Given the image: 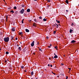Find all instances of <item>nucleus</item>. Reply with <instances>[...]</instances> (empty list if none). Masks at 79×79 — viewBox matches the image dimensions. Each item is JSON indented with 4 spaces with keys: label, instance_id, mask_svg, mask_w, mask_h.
I'll list each match as a JSON object with an SVG mask.
<instances>
[{
    "label": "nucleus",
    "instance_id": "f257e3e1",
    "mask_svg": "<svg viewBox=\"0 0 79 79\" xmlns=\"http://www.w3.org/2000/svg\"><path fill=\"white\" fill-rule=\"evenodd\" d=\"M4 40L6 42H8L9 41V37H7L6 38H4Z\"/></svg>",
    "mask_w": 79,
    "mask_h": 79
},
{
    "label": "nucleus",
    "instance_id": "f03ea898",
    "mask_svg": "<svg viewBox=\"0 0 79 79\" xmlns=\"http://www.w3.org/2000/svg\"><path fill=\"white\" fill-rule=\"evenodd\" d=\"M24 9H23L21 11L20 13L21 14H23L24 13Z\"/></svg>",
    "mask_w": 79,
    "mask_h": 79
},
{
    "label": "nucleus",
    "instance_id": "7ed1b4c3",
    "mask_svg": "<svg viewBox=\"0 0 79 79\" xmlns=\"http://www.w3.org/2000/svg\"><path fill=\"white\" fill-rule=\"evenodd\" d=\"M34 42H35V41H33V42L31 43V47H33L34 45Z\"/></svg>",
    "mask_w": 79,
    "mask_h": 79
},
{
    "label": "nucleus",
    "instance_id": "20e7f679",
    "mask_svg": "<svg viewBox=\"0 0 79 79\" xmlns=\"http://www.w3.org/2000/svg\"><path fill=\"white\" fill-rule=\"evenodd\" d=\"M76 42L75 41H74V40H73L71 41V43L72 44H73V43H75Z\"/></svg>",
    "mask_w": 79,
    "mask_h": 79
},
{
    "label": "nucleus",
    "instance_id": "39448f33",
    "mask_svg": "<svg viewBox=\"0 0 79 79\" xmlns=\"http://www.w3.org/2000/svg\"><path fill=\"white\" fill-rule=\"evenodd\" d=\"M25 31L27 32H29V30L27 29H26Z\"/></svg>",
    "mask_w": 79,
    "mask_h": 79
},
{
    "label": "nucleus",
    "instance_id": "423d86ee",
    "mask_svg": "<svg viewBox=\"0 0 79 79\" xmlns=\"http://www.w3.org/2000/svg\"><path fill=\"white\" fill-rule=\"evenodd\" d=\"M12 31H15V28H12Z\"/></svg>",
    "mask_w": 79,
    "mask_h": 79
},
{
    "label": "nucleus",
    "instance_id": "0eeeda50",
    "mask_svg": "<svg viewBox=\"0 0 79 79\" xmlns=\"http://www.w3.org/2000/svg\"><path fill=\"white\" fill-rule=\"evenodd\" d=\"M27 12H30V9H28L27 10Z\"/></svg>",
    "mask_w": 79,
    "mask_h": 79
},
{
    "label": "nucleus",
    "instance_id": "6e6552de",
    "mask_svg": "<svg viewBox=\"0 0 79 79\" xmlns=\"http://www.w3.org/2000/svg\"><path fill=\"white\" fill-rule=\"evenodd\" d=\"M33 26H35H35H36V23H34L33 24Z\"/></svg>",
    "mask_w": 79,
    "mask_h": 79
},
{
    "label": "nucleus",
    "instance_id": "1a4fd4ad",
    "mask_svg": "<svg viewBox=\"0 0 79 79\" xmlns=\"http://www.w3.org/2000/svg\"><path fill=\"white\" fill-rule=\"evenodd\" d=\"M54 58H58V56L57 55H55L54 56Z\"/></svg>",
    "mask_w": 79,
    "mask_h": 79
},
{
    "label": "nucleus",
    "instance_id": "9d476101",
    "mask_svg": "<svg viewBox=\"0 0 79 79\" xmlns=\"http://www.w3.org/2000/svg\"><path fill=\"white\" fill-rule=\"evenodd\" d=\"M66 2L67 4H68V3H69V2H68V0H66Z\"/></svg>",
    "mask_w": 79,
    "mask_h": 79
},
{
    "label": "nucleus",
    "instance_id": "9b49d317",
    "mask_svg": "<svg viewBox=\"0 0 79 79\" xmlns=\"http://www.w3.org/2000/svg\"><path fill=\"white\" fill-rule=\"evenodd\" d=\"M33 74H34V72L32 71L31 72V75H32H32H33Z\"/></svg>",
    "mask_w": 79,
    "mask_h": 79
},
{
    "label": "nucleus",
    "instance_id": "f8f14e48",
    "mask_svg": "<svg viewBox=\"0 0 79 79\" xmlns=\"http://www.w3.org/2000/svg\"><path fill=\"white\" fill-rule=\"evenodd\" d=\"M34 21L36 23H37L38 21L36 20V19H34Z\"/></svg>",
    "mask_w": 79,
    "mask_h": 79
},
{
    "label": "nucleus",
    "instance_id": "ddd939ff",
    "mask_svg": "<svg viewBox=\"0 0 79 79\" xmlns=\"http://www.w3.org/2000/svg\"><path fill=\"white\" fill-rule=\"evenodd\" d=\"M43 21H47V19H43Z\"/></svg>",
    "mask_w": 79,
    "mask_h": 79
},
{
    "label": "nucleus",
    "instance_id": "4468645a",
    "mask_svg": "<svg viewBox=\"0 0 79 79\" xmlns=\"http://www.w3.org/2000/svg\"><path fill=\"white\" fill-rule=\"evenodd\" d=\"M38 48H39L40 51H41V52H42V49H41V48L40 49V48H39V47Z\"/></svg>",
    "mask_w": 79,
    "mask_h": 79
},
{
    "label": "nucleus",
    "instance_id": "2eb2a0df",
    "mask_svg": "<svg viewBox=\"0 0 79 79\" xmlns=\"http://www.w3.org/2000/svg\"><path fill=\"white\" fill-rule=\"evenodd\" d=\"M72 31H73V30L70 29V33H71V32H72Z\"/></svg>",
    "mask_w": 79,
    "mask_h": 79
},
{
    "label": "nucleus",
    "instance_id": "dca6fc26",
    "mask_svg": "<svg viewBox=\"0 0 79 79\" xmlns=\"http://www.w3.org/2000/svg\"><path fill=\"white\" fill-rule=\"evenodd\" d=\"M24 19H23L22 20V24H23V23H24V22H23V21H24Z\"/></svg>",
    "mask_w": 79,
    "mask_h": 79
},
{
    "label": "nucleus",
    "instance_id": "f3484780",
    "mask_svg": "<svg viewBox=\"0 0 79 79\" xmlns=\"http://www.w3.org/2000/svg\"><path fill=\"white\" fill-rule=\"evenodd\" d=\"M23 34V32H20L19 33V35H21V34Z\"/></svg>",
    "mask_w": 79,
    "mask_h": 79
},
{
    "label": "nucleus",
    "instance_id": "a211bd4d",
    "mask_svg": "<svg viewBox=\"0 0 79 79\" xmlns=\"http://www.w3.org/2000/svg\"><path fill=\"white\" fill-rule=\"evenodd\" d=\"M16 8H17L16 6H15V7H14V9L15 10L16 9Z\"/></svg>",
    "mask_w": 79,
    "mask_h": 79
},
{
    "label": "nucleus",
    "instance_id": "6ab92c4d",
    "mask_svg": "<svg viewBox=\"0 0 79 79\" xmlns=\"http://www.w3.org/2000/svg\"><path fill=\"white\" fill-rule=\"evenodd\" d=\"M13 38H14L13 37V36L11 37V38L12 40H13Z\"/></svg>",
    "mask_w": 79,
    "mask_h": 79
},
{
    "label": "nucleus",
    "instance_id": "aec40b11",
    "mask_svg": "<svg viewBox=\"0 0 79 79\" xmlns=\"http://www.w3.org/2000/svg\"><path fill=\"white\" fill-rule=\"evenodd\" d=\"M6 54H7V55H8V54H9V52H7L6 53Z\"/></svg>",
    "mask_w": 79,
    "mask_h": 79
},
{
    "label": "nucleus",
    "instance_id": "412c9836",
    "mask_svg": "<svg viewBox=\"0 0 79 79\" xmlns=\"http://www.w3.org/2000/svg\"><path fill=\"white\" fill-rule=\"evenodd\" d=\"M18 49L19 50L21 51V47H19Z\"/></svg>",
    "mask_w": 79,
    "mask_h": 79
},
{
    "label": "nucleus",
    "instance_id": "4be33fe9",
    "mask_svg": "<svg viewBox=\"0 0 79 79\" xmlns=\"http://www.w3.org/2000/svg\"><path fill=\"white\" fill-rule=\"evenodd\" d=\"M21 68H22V69H23V68H24V66H21Z\"/></svg>",
    "mask_w": 79,
    "mask_h": 79
},
{
    "label": "nucleus",
    "instance_id": "5701e85b",
    "mask_svg": "<svg viewBox=\"0 0 79 79\" xmlns=\"http://www.w3.org/2000/svg\"><path fill=\"white\" fill-rule=\"evenodd\" d=\"M6 21H7V20H8V16H6Z\"/></svg>",
    "mask_w": 79,
    "mask_h": 79
},
{
    "label": "nucleus",
    "instance_id": "b1692460",
    "mask_svg": "<svg viewBox=\"0 0 79 79\" xmlns=\"http://www.w3.org/2000/svg\"><path fill=\"white\" fill-rule=\"evenodd\" d=\"M15 14L16 15V14H17V13H18V11H15Z\"/></svg>",
    "mask_w": 79,
    "mask_h": 79
},
{
    "label": "nucleus",
    "instance_id": "393cba45",
    "mask_svg": "<svg viewBox=\"0 0 79 79\" xmlns=\"http://www.w3.org/2000/svg\"><path fill=\"white\" fill-rule=\"evenodd\" d=\"M56 22H57V23H60V21H57V20H56Z\"/></svg>",
    "mask_w": 79,
    "mask_h": 79
},
{
    "label": "nucleus",
    "instance_id": "a878e982",
    "mask_svg": "<svg viewBox=\"0 0 79 79\" xmlns=\"http://www.w3.org/2000/svg\"><path fill=\"white\" fill-rule=\"evenodd\" d=\"M10 12L12 13H14V11H13V10L11 11Z\"/></svg>",
    "mask_w": 79,
    "mask_h": 79
},
{
    "label": "nucleus",
    "instance_id": "bb28decb",
    "mask_svg": "<svg viewBox=\"0 0 79 79\" xmlns=\"http://www.w3.org/2000/svg\"><path fill=\"white\" fill-rule=\"evenodd\" d=\"M53 33L54 34H55L56 33V31H54Z\"/></svg>",
    "mask_w": 79,
    "mask_h": 79
},
{
    "label": "nucleus",
    "instance_id": "cd10ccee",
    "mask_svg": "<svg viewBox=\"0 0 79 79\" xmlns=\"http://www.w3.org/2000/svg\"><path fill=\"white\" fill-rule=\"evenodd\" d=\"M52 73L53 74H54V75H55V73H53V72H52Z\"/></svg>",
    "mask_w": 79,
    "mask_h": 79
},
{
    "label": "nucleus",
    "instance_id": "c85d7f7f",
    "mask_svg": "<svg viewBox=\"0 0 79 79\" xmlns=\"http://www.w3.org/2000/svg\"><path fill=\"white\" fill-rule=\"evenodd\" d=\"M48 2H50V0H48Z\"/></svg>",
    "mask_w": 79,
    "mask_h": 79
},
{
    "label": "nucleus",
    "instance_id": "c756f323",
    "mask_svg": "<svg viewBox=\"0 0 79 79\" xmlns=\"http://www.w3.org/2000/svg\"><path fill=\"white\" fill-rule=\"evenodd\" d=\"M55 48H56V49H57V47H55Z\"/></svg>",
    "mask_w": 79,
    "mask_h": 79
},
{
    "label": "nucleus",
    "instance_id": "7c9ffc66",
    "mask_svg": "<svg viewBox=\"0 0 79 79\" xmlns=\"http://www.w3.org/2000/svg\"><path fill=\"white\" fill-rule=\"evenodd\" d=\"M39 18H40V19H42V17H40Z\"/></svg>",
    "mask_w": 79,
    "mask_h": 79
},
{
    "label": "nucleus",
    "instance_id": "2f4dec72",
    "mask_svg": "<svg viewBox=\"0 0 79 79\" xmlns=\"http://www.w3.org/2000/svg\"><path fill=\"white\" fill-rule=\"evenodd\" d=\"M46 39H48V36L46 37Z\"/></svg>",
    "mask_w": 79,
    "mask_h": 79
},
{
    "label": "nucleus",
    "instance_id": "473e14b6",
    "mask_svg": "<svg viewBox=\"0 0 79 79\" xmlns=\"http://www.w3.org/2000/svg\"><path fill=\"white\" fill-rule=\"evenodd\" d=\"M6 62H7V61H6V60H5V63H6Z\"/></svg>",
    "mask_w": 79,
    "mask_h": 79
},
{
    "label": "nucleus",
    "instance_id": "72a5a7b5",
    "mask_svg": "<svg viewBox=\"0 0 79 79\" xmlns=\"http://www.w3.org/2000/svg\"><path fill=\"white\" fill-rule=\"evenodd\" d=\"M68 76H66V79H68Z\"/></svg>",
    "mask_w": 79,
    "mask_h": 79
},
{
    "label": "nucleus",
    "instance_id": "f704fd0d",
    "mask_svg": "<svg viewBox=\"0 0 79 79\" xmlns=\"http://www.w3.org/2000/svg\"><path fill=\"white\" fill-rule=\"evenodd\" d=\"M15 40H18V38H15Z\"/></svg>",
    "mask_w": 79,
    "mask_h": 79
},
{
    "label": "nucleus",
    "instance_id": "c9c22d12",
    "mask_svg": "<svg viewBox=\"0 0 79 79\" xmlns=\"http://www.w3.org/2000/svg\"><path fill=\"white\" fill-rule=\"evenodd\" d=\"M61 65H64V64L62 63H61Z\"/></svg>",
    "mask_w": 79,
    "mask_h": 79
},
{
    "label": "nucleus",
    "instance_id": "e433bc0d",
    "mask_svg": "<svg viewBox=\"0 0 79 79\" xmlns=\"http://www.w3.org/2000/svg\"><path fill=\"white\" fill-rule=\"evenodd\" d=\"M66 12H68V10H66Z\"/></svg>",
    "mask_w": 79,
    "mask_h": 79
},
{
    "label": "nucleus",
    "instance_id": "4c0bfd02",
    "mask_svg": "<svg viewBox=\"0 0 79 79\" xmlns=\"http://www.w3.org/2000/svg\"><path fill=\"white\" fill-rule=\"evenodd\" d=\"M68 69H69L70 71L71 70V68H68Z\"/></svg>",
    "mask_w": 79,
    "mask_h": 79
},
{
    "label": "nucleus",
    "instance_id": "58836bf2",
    "mask_svg": "<svg viewBox=\"0 0 79 79\" xmlns=\"http://www.w3.org/2000/svg\"><path fill=\"white\" fill-rule=\"evenodd\" d=\"M50 66H51V68H52V65H51Z\"/></svg>",
    "mask_w": 79,
    "mask_h": 79
},
{
    "label": "nucleus",
    "instance_id": "ea45409f",
    "mask_svg": "<svg viewBox=\"0 0 79 79\" xmlns=\"http://www.w3.org/2000/svg\"><path fill=\"white\" fill-rule=\"evenodd\" d=\"M39 44V42H38L37 43V44L38 45Z\"/></svg>",
    "mask_w": 79,
    "mask_h": 79
},
{
    "label": "nucleus",
    "instance_id": "a19ab883",
    "mask_svg": "<svg viewBox=\"0 0 79 79\" xmlns=\"http://www.w3.org/2000/svg\"><path fill=\"white\" fill-rule=\"evenodd\" d=\"M50 46L51 47L52 46V44H50Z\"/></svg>",
    "mask_w": 79,
    "mask_h": 79
},
{
    "label": "nucleus",
    "instance_id": "79ce46f5",
    "mask_svg": "<svg viewBox=\"0 0 79 79\" xmlns=\"http://www.w3.org/2000/svg\"><path fill=\"white\" fill-rule=\"evenodd\" d=\"M26 70H24V72H25V73H26Z\"/></svg>",
    "mask_w": 79,
    "mask_h": 79
},
{
    "label": "nucleus",
    "instance_id": "37998d69",
    "mask_svg": "<svg viewBox=\"0 0 79 79\" xmlns=\"http://www.w3.org/2000/svg\"><path fill=\"white\" fill-rule=\"evenodd\" d=\"M76 52H78V50L76 51Z\"/></svg>",
    "mask_w": 79,
    "mask_h": 79
},
{
    "label": "nucleus",
    "instance_id": "c03bdc74",
    "mask_svg": "<svg viewBox=\"0 0 79 79\" xmlns=\"http://www.w3.org/2000/svg\"><path fill=\"white\" fill-rule=\"evenodd\" d=\"M48 48H50V46H48Z\"/></svg>",
    "mask_w": 79,
    "mask_h": 79
},
{
    "label": "nucleus",
    "instance_id": "a18cd8bd",
    "mask_svg": "<svg viewBox=\"0 0 79 79\" xmlns=\"http://www.w3.org/2000/svg\"><path fill=\"white\" fill-rule=\"evenodd\" d=\"M48 66H50V64H48Z\"/></svg>",
    "mask_w": 79,
    "mask_h": 79
},
{
    "label": "nucleus",
    "instance_id": "49530a36",
    "mask_svg": "<svg viewBox=\"0 0 79 79\" xmlns=\"http://www.w3.org/2000/svg\"><path fill=\"white\" fill-rule=\"evenodd\" d=\"M17 47H19V45L18 44V45H17Z\"/></svg>",
    "mask_w": 79,
    "mask_h": 79
},
{
    "label": "nucleus",
    "instance_id": "de8ad7c7",
    "mask_svg": "<svg viewBox=\"0 0 79 79\" xmlns=\"http://www.w3.org/2000/svg\"><path fill=\"white\" fill-rule=\"evenodd\" d=\"M73 23H72V25L73 26Z\"/></svg>",
    "mask_w": 79,
    "mask_h": 79
},
{
    "label": "nucleus",
    "instance_id": "09e8293b",
    "mask_svg": "<svg viewBox=\"0 0 79 79\" xmlns=\"http://www.w3.org/2000/svg\"><path fill=\"white\" fill-rule=\"evenodd\" d=\"M54 55H55H55H56V54H55V53H54Z\"/></svg>",
    "mask_w": 79,
    "mask_h": 79
},
{
    "label": "nucleus",
    "instance_id": "8fccbe9b",
    "mask_svg": "<svg viewBox=\"0 0 79 79\" xmlns=\"http://www.w3.org/2000/svg\"><path fill=\"white\" fill-rule=\"evenodd\" d=\"M56 24V25H57V26H58V24Z\"/></svg>",
    "mask_w": 79,
    "mask_h": 79
},
{
    "label": "nucleus",
    "instance_id": "3c124183",
    "mask_svg": "<svg viewBox=\"0 0 79 79\" xmlns=\"http://www.w3.org/2000/svg\"><path fill=\"white\" fill-rule=\"evenodd\" d=\"M34 1H37V0H34Z\"/></svg>",
    "mask_w": 79,
    "mask_h": 79
},
{
    "label": "nucleus",
    "instance_id": "603ef678",
    "mask_svg": "<svg viewBox=\"0 0 79 79\" xmlns=\"http://www.w3.org/2000/svg\"><path fill=\"white\" fill-rule=\"evenodd\" d=\"M64 56H65V55H64Z\"/></svg>",
    "mask_w": 79,
    "mask_h": 79
},
{
    "label": "nucleus",
    "instance_id": "864d4df0",
    "mask_svg": "<svg viewBox=\"0 0 79 79\" xmlns=\"http://www.w3.org/2000/svg\"><path fill=\"white\" fill-rule=\"evenodd\" d=\"M49 60H51V58H49Z\"/></svg>",
    "mask_w": 79,
    "mask_h": 79
},
{
    "label": "nucleus",
    "instance_id": "5fc2aeb1",
    "mask_svg": "<svg viewBox=\"0 0 79 79\" xmlns=\"http://www.w3.org/2000/svg\"><path fill=\"white\" fill-rule=\"evenodd\" d=\"M70 72V70H69V72Z\"/></svg>",
    "mask_w": 79,
    "mask_h": 79
},
{
    "label": "nucleus",
    "instance_id": "6e6d98bb",
    "mask_svg": "<svg viewBox=\"0 0 79 79\" xmlns=\"http://www.w3.org/2000/svg\"><path fill=\"white\" fill-rule=\"evenodd\" d=\"M57 27V28H58V26H57V27Z\"/></svg>",
    "mask_w": 79,
    "mask_h": 79
},
{
    "label": "nucleus",
    "instance_id": "4d7b16f0",
    "mask_svg": "<svg viewBox=\"0 0 79 79\" xmlns=\"http://www.w3.org/2000/svg\"><path fill=\"white\" fill-rule=\"evenodd\" d=\"M31 20H30V21H29L30 22H31Z\"/></svg>",
    "mask_w": 79,
    "mask_h": 79
},
{
    "label": "nucleus",
    "instance_id": "13d9d810",
    "mask_svg": "<svg viewBox=\"0 0 79 79\" xmlns=\"http://www.w3.org/2000/svg\"><path fill=\"white\" fill-rule=\"evenodd\" d=\"M1 50V49L0 48V51Z\"/></svg>",
    "mask_w": 79,
    "mask_h": 79
},
{
    "label": "nucleus",
    "instance_id": "bf43d9fd",
    "mask_svg": "<svg viewBox=\"0 0 79 79\" xmlns=\"http://www.w3.org/2000/svg\"><path fill=\"white\" fill-rule=\"evenodd\" d=\"M3 0V1H5V0Z\"/></svg>",
    "mask_w": 79,
    "mask_h": 79
}]
</instances>
